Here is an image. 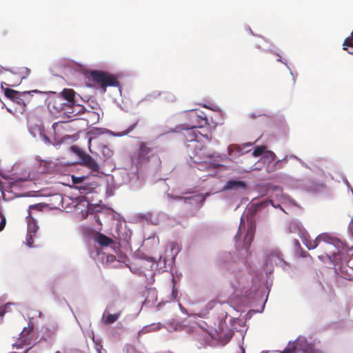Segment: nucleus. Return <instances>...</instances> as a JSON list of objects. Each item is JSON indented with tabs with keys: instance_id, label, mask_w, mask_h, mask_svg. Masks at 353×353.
<instances>
[{
	"instance_id": "obj_32",
	"label": "nucleus",
	"mask_w": 353,
	"mask_h": 353,
	"mask_svg": "<svg viewBox=\"0 0 353 353\" xmlns=\"http://www.w3.org/2000/svg\"><path fill=\"white\" fill-rule=\"evenodd\" d=\"M71 150L73 152H74L75 154H78L81 159H82V155H83L85 154L81 151V150L79 147H77L76 145L72 146Z\"/></svg>"
},
{
	"instance_id": "obj_49",
	"label": "nucleus",
	"mask_w": 353,
	"mask_h": 353,
	"mask_svg": "<svg viewBox=\"0 0 353 353\" xmlns=\"http://www.w3.org/2000/svg\"><path fill=\"white\" fill-rule=\"evenodd\" d=\"M150 272V276H152L154 273H153V271L152 270H149Z\"/></svg>"
},
{
	"instance_id": "obj_34",
	"label": "nucleus",
	"mask_w": 353,
	"mask_h": 353,
	"mask_svg": "<svg viewBox=\"0 0 353 353\" xmlns=\"http://www.w3.org/2000/svg\"><path fill=\"white\" fill-rule=\"evenodd\" d=\"M84 179V177L82 176V177H76V176H72V181L74 184H77V183H81Z\"/></svg>"
},
{
	"instance_id": "obj_48",
	"label": "nucleus",
	"mask_w": 353,
	"mask_h": 353,
	"mask_svg": "<svg viewBox=\"0 0 353 353\" xmlns=\"http://www.w3.org/2000/svg\"><path fill=\"white\" fill-rule=\"evenodd\" d=\"M281 161H277L275 163V165L276 166H279V163H280Z\"/></svg>"
},
{
	"instance_id": "obj_58",
	"label": "nucleus",
	"mask_w": 353,
	"mask_h": 353,
	"mask_svg": "<svg viewBox=\"0 0 353 353\" xmlns=\"http://www.w3.org/2000/svg\"><path fill=\"white\" fill-rule=\"evenodd\" d=\"M55 353H61L60 351L57 350Z\"/></svg>"
},
{
	"instance_id": "obj_25",
	"label": "nucleus",
	"mask_w": 353,
	"mask_h": 353,
	"mask_svg": "<svg viewBox=\"0 0 353 353\" xmlns=\"http://www.w3.org/2000/svg\"><path fill=\"white\" fill-rule=\"evenodd\" d=\"M266 150L265 146H257L255 148L254 151L252 152V156L254 157H259L261 155H264V153Z\"/></svg>"
},
{
	"instance_id": "obj_30",
	"label": "nucleus",
	"mask_w": 353,
	"mask_h": 353,
	"mask_svg": "<svg viewBox=\"0 0 353 353\" xmlns=\"http://www.w3.org/2000/svg\"><path fill=\"white\" fill-rule=\"evenodd\" d=\"M343 46H344V48H343L344 50H346L347 49L346 47H347V46L353 48V38H352V34H351L350 37H347L345 39V41L343 42Z\"/></svg>"
},
{
	"instance_id": "obj_2",
	"label": "nucleus",
	"mask_w": 353,
	"mask_h": 353,
	"mask_svg": "<svg viewBox=\"0 0 353 353\" xmlns=\"http://www.w3.org/2000/svg\"><path fill=\"white\" fill-rule=\"evenodd\" d=\"M323 353L321 349V341L312 336L307 338L299 335L294 341H290L284 350L279 353Z\"/></svg>"
},
{
	"instance_id": "obj_20",
	"label": "nucleus",
	"mask_w": 353,
	"mask_h": 353,
	"mask_svg": "<svg viewBox=\"0 0 353 353\" xmlns=\"http://www.w3.org/2000/svg\"><path fill=\"white\" fill-rule=\"evenodd\" d=\"M246 321L245 319H241L238 317H231L230 319V323L234 330L236 331H239L236 327V324H237L239 327H244L246 325Z\"/></svg>"
},
{
	"instance_id": "obj_16",
	"label": "nucleus",
	"mask_w": 353,
	"mask_h": 353,
	"mask_svg": "<svg viewBox=\"0 0 353 353\" xmlns=\"http://www.w3.org/2000/svg\"><path fill=\"white\" fill-rule=\"evenodd\" d=\"M179 288H171V292L166 298L163 299L157 305V310H160L163 305L176 300Z\"/></svg>"
},
{
	"instance_id": "obj_61",
	"label": "nucleus",
	"mask_w": 353,
	"mask_h": 353,
	"mask_svg": "<svg viewBox=\"0 0 353 353\" xmlns=\"http://www.w3.org/2000/svg\"><path fill=\"white\" fill-rule=\"evenodd\" d=\"M263 353H268V352H263Z\"/></svg>"
},
{
	"instance_id": "obj_15",
	"label": "nucleus",
	"mask_w": 353,
	"mask_h": 353,
	"mask_svg": "<svg viewBox=\"0 0 353 353\" xmlns=\"http://www.w3.org/2000/svg\"><path fill=\"white\" fill-rule=\"evenodd\" d=\"M84 165L90 169L93 172H98L99 170V165L97 162L89 154H84L82 155L81 159Z\"/></svg>"
},
{
	"instance_id": "obj_35",
	"label": "nucleus",
	"mask_w": 353,
	"mask_h": 353,
	"mask_svg": "<svg viewBox=\"0 0 353 353\" xmlns=\"http://www.w3.org/2000/svg\"><path fill=\"white\" fill-rule=\"evenodd\" d=\"M33 325L32 321H30L28 323V327H24L22 332H21V334H23L24 332H26L28 334L30 332V327Z\"/></svg>"
},
{
	"instance_id": "obj_46",
	"label": "nucleus",
	"mask_w": 353,
	"mask_h": 353,
	"mask_svg": "<svg viewBox=\"0 0 353 353\" xmlns=\"http://www.w3.org/2000/svg\"><path fill=\"white\" fill-rule=\"evenodd\" d=\"M150 299H148V298H146V299H145V301L143 302V304H144V303H150Z\"/></svg>"
},
{
	"instance_id": "obj_23",
	"label": "nucleus",
	"mask_w": 353,
	"mask_h": 353,
	"mask_svg": "<svg viewBox=\"0 0 353 353\" xmlns=\"http://www.w3.org/2000/svg\"><path fill=\"white\" fill-rule=\"evenodd\" d=\"M52 294H53V295H54V300H55L58 303H59V304H63V303L66 304V305H67V306H68V307H69V309L70 310V311H71L72 312H73L72 307L70 306V305L68 304V303L67 302V301L65 300V298H63H63L60 297V296L57 294V292H55V290H53Z\"/></svg>"
},
{
	"instance_id": "obj_10",
	"label": "nucleus",
	"mask_w": 353,
	"mask_h": 353,
	"mask_svg": "<svg viewBox=\"0 0 353 353\" xmlns=\"http://www.w3.org/2000/svg\"><path fill=\"white\" fill-rule=\"evenodd\" d=\"M190 117L193 121H195V123L192 124L190 127L191 129L201 128L208 124V119L206 115L201 111L193 112Z\"/></svg>"
},
{
	"instance_id": "obj_62",
	"label": "nucleus",
	"mask_w": 353,
	"mask_h": 353,
	"mask_svg": "<svg viewBox=\"0 0 353 353\" xmlns=\"http://www.w3.org/2000/svg\"><path fill=\"white\" fill-rule=\"evenodd\" d=\"M263 353H268V352H263Z\"/></svg>"
},
{
	"instance_id": "obj_37",
	"label": "nucleus",
	"mask_w": 353,
	"mask_h": 353,
	"mask_svg": "<svg viewBox=\"0 0 353 353\" xmlns=\"http://www.w3.org/2000/svg\"><path fill=\"white\" fill-rule=\"evenodd\" d=\"M96 350H97V353H101L102 346L101 345H96Z\"/></svg>"
},
{
	"instance_id": "obj_12",
	"label": "nucleus",
	"mask_w": 353,
	"mask_h": 353,
	"mask_svg": "<svg viewBox=\"0 0 353 353\" xmlns=\"http://www.w3.org/2000/svg\"><path fill=\"white\" fill-rule=\"evenodd\" d=\"M94 241L101 247L111 246V248H114L116 245L115 242L111 238L100 232L97 233L94 237Z\"/></svg>"
},
{
	"instance_id": "obj_5",
	"label": "nucleus",
	"mask_w": 353,
	"mask_h": 353,
	"mask_svg": "<svg viewBox=\"0 0 353 353\" xmlns=\"http://www.w3.org/2000/svg\"><path fill=\"white\" fill-rule=\"evenodd\" d=\"M193 163L203 165L205 164L207 168L215 169L219 168L222 161L221 155L214 152H209L200 148L195 154L190 155Z\"/></svg>"
},
{
	"instance_id": "obj_33",
	"label": "nucleus",
	"mask_w": 353,
	"mask_h": 353,
	"mask_svg": "<svg viewBox=\"0 0 353 353\" xmlns=\"http://www.w3.org/2000/svg\"><path fill=\"white\" fill-rule=\"evenodd\" d=\"M147 290H148V295L151 294L154 297V300H152V303L154 301H157V293H156V288H147Z\"/></svg>"
},
{
	"instance_id": "obj_55",
	"label": "nucleus",
	"mask_w": 353,
	"mask_h": 353,
	"mask_svg": "<svg viewBox=\"0 0 353 353\" xmlns=\"http://www.w3.org/2000/svg\"><path fill=\"white\" fill-rule=\"evenodd\" d=\"M227 316H228V312H225V318H226Z\"/></svg>"
},
{
	"instance_id": "obj_38",
	"label": "nucleus",
	"mask_w": 353,
	"mask_h": 353,
	"mask_svg": "<svg viewBox=\"0 0 353 353\" xmlns=\"http://www.w3.org/2000/svg\"><path fill=\"white\" fill-rule=\"evenodd\" d=\"M178 305H179V308L182 312L187 313V310L181 305V304L179 301H178Z\"/></svg>"
},
{
	"instance_id": "obj_7",
	"label": "nucleus",
	"mask_w": 353,
	"mask_h": 353,
	"mask_svg": "<svg viewBox=\"0 0 353 353\" xmlns=\"http://www.w3.org/2000/svg\"><path fill=\"white\" fill-rule=\"evenodd\" d=\"M47 107L52 115L57 117L61 114L74 113V111H70V108L63 101V99L59 95H52L47 99Z\"/></svg>"
},
{
	"instance_id": "obj_41",
	"label": "nucleus",
	"mask_w": 353,
	"mask_h": 353,
	"mask_svg": "<svg viewBox=\"0 0 353 353\" xmlns=\"http://www.w3.org/2000/svg\"><path fill=\"white\" fill-rule=\"evenodd\" d=\"M43 141H44L46 143H50V139H49V138H48L47 136L43 135Z\"/></svg>"
},
{
	"instance_id": "obj_28",
	"label": "nucleus",
	"mask_w": 353,
	"mask_h": 353,
	"mask_svg": "<svg viewBox=\"0 0 353 353\" xmlns=\"http://www.w3.org/2000/svg\"><path fill=\"white\" fill-rule=\"evenodd\" d=\"M218 302L215 299L210 300L205 306V308L203 310L201 311V312H203L204 311L206 312H208L209 311L212 310L215 305H216Z\"/></svg>"
},
{
	"instance_id": "obj_31",
	"label": "nucleus",
	"mask_w": 353,
	"mask_h": 353,
	"mask_svg": "<svg viewBox=\"0 0 353 353\" xmlns=\"http://www.w3.org/2000/svg\"><path fill=\"white\" fill-rule=\"evenodd\" d=\"M102 152L105 157L109 158L112 157L113 152L111 150H110L107 146L103 147Z\"/></svg>"
},
{
	"instance_id": "obj_36",
	"label": "nucleus",
	"mask_w": 353,
	"mask_h": 353,
	"mask_svg": "<svg viewBox=\"0 0 353 353\" xmlns=\"http://www.w3.org/2000/svg\"><path fill=\"white\" fill-rule=\"evenodd\" d=\"M5 226H6V218L4 216H2L1 222H0V232L3 230Z\"/></svg>"
},
{
	"instance_id": "obj_42",
	"label": "nucleus",
	"mask_w": 353,
	"mask_h": 353,
	"mask_svg": "<svg viewBox=\"0 0 353 353\" xmlns=\"http://www.w3.org/2000/svg\"><path fill=\"white\" fill-rule=\"evenodd\" d=\"M12 346L16 347L17 349H20L22 347V345L21 344H18V343H14L12 345Z\"/></svg>"
},
{
	"instance_id": "obj_57",
	"label": "nucleus",
	"mask_w": 353,
	"mask_h": 353,
	"mask_svg": "<svg viewBox=\"0 0 353 353\" xmlns=\"http://www.w3.org/2000/svg\"><path fill=\"white\" fill-rule=\"evenodd\" d=\"M328 289H329L330 292L331 293L332 292V288H328Z\"/></svg>"
},
{
	"instance_id": "obj_11",
	"label": "nucleus",
	"mask_w": 353,
	"mask_h": 353,
	"mask_svg": "<svg viewBox=\"0 0 353 353\" xmlns=\"http://www.w3.org/2000/svg\"><path fill=\"white\" fill-rule=\"evenodd\" d=\"M325 239H326L325 234L319 235L314 240L310 239L309 236L304 235L302 237V241L308 250H312L320 246L322 240Z\"/></svg>"
},
{
	"instance_id": "obj_50",
	"label": "nucleus",
	"mask_w": 353,
	"mask_h": 353,
	"mask_svg": "<svg viewBox=\"0 0 353 353\" xmlns=\"http://www.w3.org/2000/svg\"><path fill=\"white\" fill-rule=\"evenodd\" d=\"M172 281H173V285L174 286L176 285V281H175L174 278H172Z\"/></svg>"
},
{
	"instance_id": "obj_59",
	"label": "nucleus",
	"mask_w": 353,
	"mask_h": 353,
	"mask_svg": "<svg viewBox=\"0 0 353 353\" xmlns=\"http://www.w3.org/2000/svg\"><path fill=\"white\" fill-rule=\"evenodd\" d=\"M296 243L299 245V243L298 242V241H296Z\"/></svg>"
},
{
	"instance_id": "obj_18",
	"label": "nucleus",
	"mask_w": 353,
	"mask_h": 353,
	"mask_svg": "<svg viewBox=\"0 0 353 353\" xmlns=\"http://www.w3.org/2000/svg\"><path fill=\"white\" fill-rule=\"evenodd\" d=\"M163 327V325L161 323H151L150 325L144 326L142 330L139 332V334L146 333L151 331L159 330Z\"/></svg>"
},
{
	"instance_id": "obj_53",
	"label": "nucleus",
	"mask_w": 353,
	"mask_h": 353,
	"mask_svg": "<svg viewBox=\"0 0 353 353\" xmlns=\"http://www.w3.org/2000/svg\"><path fill=\"white\" fill-rule=\"evenodd\" d=\"M250 231H252V229L248 230V233L246 234V237L248 236V234L250 233Z\"/></svg>"
},
{
	"instance_id": "obj_4",
	"label": "nucleus",
	"mask_w": 353,
	"mask_h": 353,
	"mask_svg": "<svg viewBox=\"0 0 353 353\" xmlns=\"http://www.w3.org/2000/svg\"><path fill=\"white\" fill-rule=\"evenodd\" d=\"M276 266H279L285 270L289 265L278 248L267 250L265 252L264 261L262 265L263 272L266 274H271Z\"/></svg>"
},
{
	"instance_id": "obj_26",
	"label": "nucleus",
	"mask_w": 353,
	"mask_h": 353,
	"mask_svg": "<svg viewBox=\"0 0 353 353\" xmlns=\"http://www.w3.org/2000/svg\"><path fill=\"white\" fill-rule=\"evenodd\" d=\"M263 158H265L269 163H271L275 160L276 154L273 152L266 150Z\"/></svg>"
},
{
	"instance_id": "obj_22",
	"label": "nucleus",
	"mask_w": 353,
	"mask_h": 353,
	"mask_svg": "<svg viewBox=\"0 0 353 353\" xmlns=\"http://www.w3.org/2000/svg\"><path fill=\"white\" fill-rule=\"evenodd\" d=\"M52 294H53V295H54V300H55L58 303H59V304H63V303L66 304V305H67V306H68V307H69V309L70 310V311H71L72 312H73L72 307L70 306V305L68 304V303L67 302V301L65 300V298H63H63L60 297V296L57 294V292H55V290H53Z\"/></svg>"
},
{
	"instance_id": "obj_8",
	"label": "nucleus",
	"mask_w": 353,
	"mask_h": 353,
	"mask_svg": "<svg viewBox=\"0 0 353 353\" xmlns=\"http://www.w3.org/2000/svg\"><path fill=\"white\" fill-rule=\"evenodd\" d=\"M90 77L92 81L100 85L103 92L108 86H118L119 84L116 77L106 72L94 70L90 72Z\"/></svg>"
},
{
	"instance_id": "obj_47",
	"label": "nucleus",
	"mask_w": 353,
	"mask_h": 353,
	"mask_svg": "<svg viewBox=\"0 0 353 353\" xmlns=\"http://www.w3.org/2000/svg\"><path fill=\"white\" fill-rule=\"evenodd\" d=\"M170 101H174V97L173 95H171L170 94Z\"/></svg>"
},
{
	"instance_id": "obj_14",
	"label": "nucleus",
	"mask_w": 353,
	"mask_h": 353,
	"mask_svg": "<svg viewBox=\"0 0 353 353\" xmlns=\"http://www.w3.org/2000/svg\"><path fill=\"white\" fill-rule=\"evenodd\" d=\"M61 97L63 99V101L65 100V104L68 106V108L71 110L72 109L73 105H74V96L75 92L72 89H67L65 88L61 92Z\"/></svg>"
},
{
	"instance_id": "obj_54",
	"label": "nucleus",
	"mask_w": 353,
	"mask_h": 353,
	"mask_svg": "<svg viewBox=\"0 0 353 353\" xmlns=\"http://www.w3.org/2000/svg\"><path fill=\"white\" fill-rule=\"evenodd\" d=\"M42 314V312H39V316L40 317Z\"/></svg>"
},
{
	"instance_id": "obj_60",
	"label": "nucleus",
	"mask_w": 353,
	"mask_h": 353,
	"mask_svg": "<svg viewBox=\"0 0 353 353\" xmlns=\"http://www.w3.org/2000/svg\"><path fill=\"white\" fill-rule=\"evenodd\" d=\"M352 38H353V30H352Z\"/></svg>"
},
{
	"instance_id": "obj_56",
	"label": "nucleus",
	"mask_w": 353,
	"mask_h": 353,
	"mask_svg": "<svg viewBox=\"0 0 353 353\" xmlns=\"http://www.w3.org/2000/svg\"><path fill=\"white\" fill-rule=\"evenodd\" d=\"M36 207H37L36 205H32V206H30V208H36Z\"/></svg>"
},
{
	"instance_id": "obj_1",
	"label": "nucleus",
	"mask_w": 353,
	"mask_h": 353,
	"mask_svg": "<svg viewBox=\"0 0 353 353\" xmlns=\"http://www.w3.org/2000/svg\"><path fill=\"white\" fill-rule=\"evenodd\" d=\"M271 288H234L227 303L236 312H244V307L261 305L259 310H249L244 315L245 321L250 320L253 314L263 313Z\"/></svg>"
},
{
	"instance_id": "obj_43",
	"label": "nucleus",
	"mask_w": 353,
	"mask_h": 353,
	"mask_svg": "<svg viewBox=\"0 0 353 353\" xmlns=\"http://www.w3.org/2000/svg\"><path fill=\"white\" fill-rule=\"evenodd\" d=\"M307 255H309V254H308L307 252H305V251H302V252H301V256H303V257H305V256H307Z\"/></svg>"
},
{
	"instance_id": "obj_40",
	"label": "nucleus",
	"mask_w": 353,
	"mask_h": 353,
	"mask_svg": "<svg viewBox=\"0 0 353 353\" xmlns=\"http://www.w3.org/2000/svg\"><path fill=\"white\" fill-rule=\"evenodd\" d=\"M199 326L202 329V330H207V328L205 327V326H207V324L205 323V322H203L202 324H199Z\"/></svg>"
},
{
	"instance_id": "obj_17",
	"label": "nucleus",
	"mask_w": 353,
	"mask_h": 353,
	"mask_svg": "<svg viewBox=\"0 0 353 353\" xmlns=\"http://www.w3.org/2000/svg\"><path fill=\"white\" fill-rule=\"evenodd\" d=\"M121 316V312H116L114 314L108 313L105 314V311L103 312L102 316V322L105 325H111L115 323Z\"/></svg>"
},
{
	"instance_id": "obj_6",
	"label": "nucleus",
	"mask_w": 353,
	"mask_h": 353,
	"mask_svg": "<svg viewBox=\"0 0 353 353\" xmlns=\"http://www.w3.org/2000/svg\"><path fill=\"white\" fill-rule=\"evenodd\" d=\"M320 247L324 251V254L319 255V259L324 262L329 261L334 266L338 265L339 259V250L334 244L333 239L326 234V239L322 240Z\"/></svg>"
},
{
	"instance_id": "obj_3",
	"label": "nucleus",
	"mask_w": 353,
	"mask_h": 353,
	"mask_svg": "<svg viewBox=\"0 0 353 353\" xmlns=\"http://www.w3.org/2000/svg\"><path fill=\"white\" fill-rule=\"evenodd\" d=\"M42 93L43 92L37 90L21 92L11 88L4 89L5 96L17 105L14 111L19 114H23L25 112L26 107L31 101L34 94Z\"/></svg>"
},
{
	"instance_id": "obj_24",
	"label": "nucleus",
	"mask_w": 353,
	"mask_h": 353,
	"mask_svg": "<svg viewBox=\"0 0 353 353\" xmlns=\"http://www.w3.org/2000/svg\"><path fill=\"white\" fill-rule=\"evenodd\" d=\"M13 305H14V303L8 302L3 305L0 306V320L3 319L6 312L9 311L8 308L10 307V306Z\"/></svg>"
},
{
	"instance_id": "obj_52",
	"label": "nucleus",
	"mask_w": 353,
	"mask_h": 353,
	"mask_svg": "<svg viewBox=\"0 0 353 353\" xmlns=\"http://www.w3.org/2000/svg\"><path fill=\"white\" fill-rule=\"evenodd\" d=\"M205 298H201V299H199V301H205Z\"/></svg>"
},
{
	"instance_id": "obj_27",
	"label": "nucleus",
	"mask_w": 353,
	"mask_h": 353,
	"mask_svg": "<svg viewBox=\"0 0 353 353\" xmlns=\"http://www.w3.org/2000/svg\"><path fill=\"white\" fill-rule=\"evenodd\" d=\"M35 237V232L33 233H28L26 237V245L29 248H34V245H33L34 239Z\"/></svg>"
},
{
	"instance_id": "obj_13",
	"label": "nucleus",
	"mask_w": 353,
	"mask_h": 353,
	"mask_svg": "<svg viewBox=\"0 0 353 353\" xmlns=\"http://www.w3.org/2000/svg\"><path fill=\"white\" fill-rule=\"evenodd\" d=\"M247 188V185L245 182L243 181H237L231 179L228 181L224 185L223 190H234L238 189L245 190Z\"/></svg>"
},
{
	"instance_id": "obj_9",
	"label": "nucleus",
	"mask_w": 353,
	"mask_h": 353,
	"mask_svg": "<svg viewBox=\"0 0 353 353\" xmlns=\"http://www.w3.org/2000/svg\"><path fill=\"white\" fill-rule=\"evenodd\" d=\"M154 156L153 148L150 143L141 141L139 143L137 151L134 153L132 161L138 165L148 163Z\"/></svg>"
},
{
	"instance_id": "obj_19",
	"label": "nucleus",
	"mask_w": 353,
	"mask_h": 353,
	"mask_svg": "<svg viewBox=\"0 0 353 353\" xmlns=\"http://www.w3.org/2000/svg\"><path fill=\"white\" fill-rule=\"evenodd\" d=\"M52 162L50 161L41 160L39 163V170L43 173H48L52 168Z\"/></svg>"
},
{
	"instance_id": "obj_44",
	"label": "nucleus",
	"mask_w": 353,
	"mask_h": 353,
	"mask_svg": "<svg viewBox=\"0 0 353 353\" xmlns=\"http://www.w3.org/2000/svg\"><path fill=\"white\" fill-rule=\"evenodd\" d=\"M241 353H245V350L243 346H240Z\"/></svg>"
},
{
	"instance_id": "obj_21",
	"label": "nucleus",
	"mask_w": 353,
	"mask_h": 353,
	"mask_svg": "<svg viewBox=\"0 0 353 353\" xmlns=\"http://www.w3.org/2000/svg\"><path fill=\"white\" fill-rule=\"evenodd\" d=\"M66 123L65 122H56L53 123L52 128L56 136L61 134V130L64 129V125Z\"/></svg>"
},
{
	"instance_id": "obj_39",
	"label": "nucleus",
	"mask_w": 353,
	"mask_h": 353,
	"mask_svg": "<svg viewBox=\"0 0 353 353\" xmlns=\"http://www.w3.org/2000/svg\"><path fill=\"white\" fill-rule=\"evenodd\" d=\"M88 189L86 186H81L79 187V190L81 191V193H86L85 190Z\"/></svg>"
},
{
	"instance_id": "obj_45",
	"label": "nucleus",
	"mask_w": 353,
	"mask_h": 353,
	"mask_svg": "<svg viewBox=\"0 0 353 353\" xmlns=\"http://www.w3.org/2000/svg\"><path fill=\"white\" fill-rule=\"evenodd\" d=\"M323 283H325V284H327V282H325L324 279H323V281H319V285H323Z\"/></svg>"
},
{
	"instance_id": "obj_51",
	"label": "nucleus",
	"mask_w": 353,
	"mask_h": 353,
	"mask_svg": "<svg viewBox=\"0 0 353 353\" xmlns=\"http://www.w3.org/2000/svg\"><path fill=\"white\" fill-rule=\"evenodd\" d=\"M25 70L27 74L30 73V70L28 68H26Z\"/></svg>"
},
{
	"instance_id": "obj_29",
	"label": "nucleus",
	"mask_w": 353,
	"mask_h": 353,
	"mask_svg": "<svg viewBox=\"0 0 353 353\" xmlns=\"http://www.w3.org/2000/svg\"><path fill=\"white\" fill-rule=\"evenodd\" d=\"M139 123V120H136L132 124H131L128 128L121 133V136L128 134L129 132H132L137 125Z\"/></svg>"
}]
</instances>
